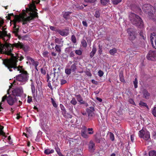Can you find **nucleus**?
<instances>
[{"instance_id": "f257e3e1", "label": "nucleus", "mask_w": 156, "mask_h": 156, "mask_svg": "<svg viewBox=\"0 0 156 156\" xmlns=\"http://www.w3.org/2000/svg\"><path fill=\"white\" fill-rule=\"evenodd\" d=\"M28 10L26 12L24 11L19 16H17L15 18L16 22H23V24H27L28 22L33 20L35 17H38L37 13L36 12L37 9L34 4H31L29 6Z\"/></svg>"}, {"instance_id": "f03ea898", "label": "nucleus", "mask_w": 156, "mask_h": 156, "mask_svg": "<svg viewBox=\"0 0 156 156\" xmlns=\"http://www.w3.org/2000/svg\"><path fill=\"white\" fill-rule=\"evenodd\" d=\"M18 60H19L18 58L16 59L14 61H6V62H5V64L6 65V67L11 72L12 71V68H13L14 70L16 69L17 71H20V73H21L16 76V80L22 82H25L28 79V74L26 71L22 69V66H19L17 67L16 66L17 62Z\"/></svg>"}, {"instance_id": "7ed1b4c3", "label": "nucleus", "mask_w": 156, "mask_h": 156, "mask_svg": "<svg viewBox=\"0 0 156 156\" xmlns=\"http://www.w3.org/2000/svg\"><path fill=\"white\" fill-rule=\"evenodd\" d=\"M13 47L11 44L8 43L7 42H5L4 44H2L0 42V54L10 55L11 57L10 59L3 60V63L6 66V65L5 64V62L6 61L13 60L14 61L16 59L20 58L19 60L21 61L23 58V57L21 55L18 54H16V55L14 56V55L11 53Z\"/></svg>"}, {"instance_id": "20e7f679", "label": "nucleus", "mask_w": 156, "mask_h": 156, "mask_svg": "<svg viewBox=\"0 0 156 156\" xmlns=\"http://www.w3.org/2000/svg\"><path fill=\"white\" fill-rule=\"evenodd\" d=\"M131 23L137 27L142 28L144 26L143 22L139 16L135 13H130L129 16Z\"/></svg>"}, {"instance_id": "39448f33", "label": "nucleus", "mask_w": 156, "mask_h": 156, "mask_svg": "<svg viewBox=\"0 0 156 156\" xmlns=\"http://www.w3.org/2000/svg\"><path fill=\"white\" fill-rule=\"evenodd\" d=\"M143 11L146 14H147L149 18L153 20L154 21L155 20V19L154 18L153 14L154 8L152 6L149 4H145L143 5L142 7Z\"/></svg>"}, {"instance_id": "423d86ee", "label": "nucleus", "mask_w": 156, "mask_h": 156, "mask_svg": "<svg viewBox=\"0 0 156 156\" xmlns=\"http://www.w3.org/2000/svg\"><path fill=\"white\" fill-rule=\"evenodd\" d=\"M7 100L8 104L10 105H12L17 100L16 98L12 95H9L8 97L6 95L4 96L2 99L1 102L0 103V109H3L1 106L2 102H4L5 100Z\"/></svg>"}, {"instance_id": "0eeeda50", "label": "nucleus", "mask_w": 156, "mask_h": 156, "mask_svg": "<svg viewBox=\"0 0 156 156\" xmlns=\"http://www.w3.org/2000/svg\"><path fill=\"white\" fill-rule=\"evenodd\" d=\"M128 34V39L131 41H134L136 38L137 33L136 30L132 27L129 28L127 30Z\"/></svg>"}, {"instance_id": "6e6552de", "label": "nucleus", "mask_w": 156, "mask_h": 156, "mask_svg": "<svg viewBox=\"0 0 156 156\" xmlns=\"http://www.w3.org/2000/svg\"><path fill=\"white\" fill-rule=\"evenodd\" d=\"M138 134L140 137L146 140H147L150 138V133L146 129H143L139 131Z\"/></svg>"}, {"instance_id": "1a4fd4ad", "label": "nucleus", "mask_w": 156, "mask_h": 156, "mask_svg": "<svg viewBox=\"0 0 156 156\" xmlns=\"http://www.w3.org/2000/svg\"><path fill=\"white\" fill-rule=\"evenodd\" d=\"M146 58L150 60H156V51L150 50L146 56Z\"/></svg>"}, {"instance_id": "9d476101", "label": "nucleus", "mask_w": 156, "mask_h": 156, "mask_svg": "<svg viewBox=\"0 0 156 156\" xmlns=\"http://www.w3.org/2000/svg\"><path fill=\"white\" fill-rule=\"evenodd\" d=\"M12 94L16 96H19L23 93V90L21 87H17L12 91Z\"/></svg>"}, {"instance_id": "9b49d317", "label": "nucleus", "mask_w": 156, "mask_h": 156, "mask_svg": "<svg viewBox=\"0 0 156 156\" xmlns=\"http://www.w3.org/2000/svg\"><path fill=\"white\" fill-rule=\"evenodd\" d=\"M12 46L17 48H22L25 51H27L29 50V47L27 45H25L20 42L16 43H14L13 44V46Z\"/></svg>"}, {"instance_id": "f8f14e48", "label": "nucleus", "mask_w": 156, "mask_h": 156, "mask_svg": "<svg viewBox=\"0 0 156 156\" xmlns=\"http://www.w3.org/2000/svg\"><path fill=\"white\" fill-rule=\"evenodd\" d=\"M150 39L152 47L156 49V33H153L151 34Z\"/></svg>"}, {"instance_id": "ddd939ff", "label": "nucleus", "mask_w": 156, "mask_h": 156, "mask_svg": "<svg viewBox=\"0 0 156 156\" xmlns=\"http://www.w3.org/2000/svg\"><path fill=\"white\" fill-rule=\"evenodd\" d=\"M88 149L89 151L93 152L95 149V143L92 140H90L88 144Z\"/></svg>"}, {"instance_id": "4468645a", "label": "nucleus", "mask_w": 156, "mask_h": 156, "mask_svg": "<svg viewBox=\"0 0 156 156\" xmlns=\"http://www.w3.org/2000/svg\"><path fill=\"white\" fill-rule=\"evenodd\" d=\"M55 43L59 44V45L63 46V41H62V38L55 37Z\"/></svg>"}, {"instance_id": "2eb2a0df", "label": "nucleus", "mask_w": 156, "mask_h": 156, "mask_svg": "<svg viewBox=\"0 0 156 156\" xmlns=\"http://www.w3.org/2000/svg\"><path fill=\"white\" fill-rule=\"evenodd\" d=\"M142 94H143V97L146 99H148L150 96V94L147 91L144 89L142 91Z\"/></svg>"}, {"instance_id": "dca6fc26", "label": "nucleus", "mask_w": 156, "mask_h": 156, "mask_svg": "<svg viewBox=\"0 0 156 156\" xmlns=\"http://www.w3.org/2000/svg\"><path fill=\"white\" fill-rule=\"evenodd\" d=\"M86 128L85 129H83L81 131V134L82 136L84 138H88L89 137L87 131L86 130Z\"/></svg>"}, {"instance_id": "f3484780", "label": "nucleus", "mask_w": 156, "mask_h": 156, "mask_svg": "<svg viewBox=\"0 0 156 156\" xmlns=\"http://www.w3.org/2000/svg\"><path fill=\"white\" fill-rule=\"evenodd\" d=\"M60 67H59V66H55V67L53 68V69L54 71V76L55 77L56 73L58 74V73L60 72Z\"/></svg>"}, {"instance_id": "a211bd4d", "label": "nucleus", "mask_w": 156, "mask_h": 156, "mask_svg": "<svg viewBox=\"0 0 156 156\" xmlns=\"http://www.w3.org/2000/svg\"><path fill=\"white\" fill-rule=\"evenodd\" d=\"M57 31L60 35L63 36H66L69 34L68 30H59Z\"/></svg>"}, {"instance_id": "6ab92c4d", "label": "nucleus", "mask_w": 156, "mask_h": 156, "mask_svg": "<svg viewBox=\"0 0 156 156\" xmlns=\"http://www.w3.org/2000/svg\"><path fill=\"white\" fill-rule=\"evenodd\" d=\"M13 30L12 31L13 33H14L15 35L17 36L18 33L19 32V28L17 27V26L16 25V23H14L13 27Z\"/></svg>"}, {"instance_id": "aec40b11", "label": "nucleus", "mask_w": 156, "mask_h": 156, "mask_svg": "<svg viewBox=\"0 0 156 156\" xmlns=\"http://www.w3.org/2000/svg\"><path fill=\"white\" fill-rule=\"evenodd\" d=\"M77 101L79 102L81 104H84L85 101L83 100V98L79 94L76 96Z\"/></svg>"}, {"instance_id": "412c9836", "label": "nucleus", "mask_w": 156, "mask_h": 156, "mask_svg": "<svg viewBox=\"0 0 156 156\" xmlns=\"http://www.w3.org/2000/svg\"><path fill=\"white\" fill-rule=\"evenodd\" d=\"M63 46L59 45H58L56 44L55 47V49L56 51L58 53V54H60L61 51V47Z\"/></svg>"}, {"instance_id": "4be33fe9", "label": "nucleus", "mask_w": 156, "mask_h": 156, "mask_svg": "<svg viewBox=\"0 0 156 156\" xmlns=\"http://www.w3.org/2000/svg\"><path fill=\"white\" fill-rule=\"evenodd\" d=\"M97 51L96 48L94 46H93L92 51L90 53V56L92 58L94 55Z\"/></svg>"}, {"instance_id": "5701e85b", "label": "nucleus", "mask_w": 156, "mask_h": 156, "mask_svg": "<svg viewBox=\"0 0 156 156\" xmlns=\"http://www.w3.org/2000/svg\"><path fill=\"white\" fill-rule=\"evenodd\" d=\"M76 65V64L74 63L71 65L70 69L73 72H74L76 71L77 69Z\"/></svg>"}, {"instance_id": "b1692460", "label": "nucleus", "mask_w": 156, "mask_h": 156, "mask_svg": "<svg viewBox=\"0 0 156 156\" xmlns=\"http://www.w3.org/2000/svg\"><path fill=\"white\" fill-rule=\"evenodd\" d=\"M144 32L143 31H140L139 33V35L140 36V38L141 39L145 40L146 39V35Z\"/></svg>"}, {"instance_id": "393cba45", "label": "nucleus", "mask_w": 156, "mask_h": 156, "mask_svg": "<svg viewBox=\"0 0 156 156\" xmlns=\"http://www.w3.org/2000/svg\"><path fill=\"white\" fill-rule=\"evenodd\" d=\"M54 152V150L53 149H47L44 151V153L46 154H49L53 153Z\"/></svg>"}, {"instance_id": "a878e982", "label": "nucleus", "mask_w": 156, "mask_h": 156, "mask_svg": "<svg viewBox=\"0 0 156 156\" xmlns=\"http://www.w3.org/2000/svg\"><path fill=\"white\" fill-rule=\"evenodd\" d=\"M88 114L89 117H92L94 115V111H89V110H86Z\"/></svg>"}, {"instance_id": "bb28decb", "label": "nucleus", "mask_w": 156, "mask_h": 156, "mask_svg": "<svg viewBox=\"0 0 156 156\" xmlns=\"http://www.w3.org/2000/svg\"><path fill=\"white\" fill-rule=\"evenodd\" d=\"M120 80L122 82H125V80L124 78L123 74L122 73H120L119 74Z\"/></svg>"}, {"instance_id": "cd10ccee", "label": "nucleus", "mask_w": 156, "mask_h": 156, "mask_svg": "<svg viewBox=\"0 0 156 156\" xmlns=\"http://www.w3.org/2000/svg\"><path fill=\"white\" fill-rule=\"evenodd\" d=\"M117 52V50L115 48H113L109 51V53L111 55H113Z\"/></svg>"}, {"instance_id": "c85d7f7f", "label": "nucleus", "mask_w": 156, "mask_h": 156, "mask_svg": "<svg viewBox=\"0 0 156 156\" xmlns=\"http://www.w3.org/2000/svg\"><path fill=\"white\" fill-rule=\"evenodd\" d=\"M49 52L47 51H44L42 53V55L44 57H48Z\"/></svg>"}, {"instance_id": "c756f323", "label": "nucleus", "mask_w": 156, "mask_h": 156, "mask_svg": "<svg viewBox=\"0 0 156 156\" xmlns=\"http://www.w3.org/2000/svg\"><path fill=\"white\" fill-rule=\"evenodd\" d=\"M55 150L59 156H64L60 152V149L58 147H55Z\"/></svg>"}, {"instance_id": "7c9ffc66", "label": "nucleus", "mask_w": 156, "mask_h": 156, "mask_svg": "<svg viewBox=\"0 0 156 156\" xmlns=\"http://www.w3.org/2000/svg\"><path fill=\"white\" fill-rule=\"evenodd\" d=\"M4 127L2 126L0 127V135H2L4 136H5V133L3 130Z\"/></svg>"}, {"instance_id": "2f4dec72", "label": "nucleus", "mask_w": 156, "mask_h": 156, "mask_svg": "<svg viewBox=\"0 0 156 156\" xmlns=\"http://www.w3.org/2000/svg\"><path fill=\"white\" fill-rule=\"evenodd\" d=\"M149 156H156V151H152L149 152Z\"/></svg>"}, {"instance_id": "473e14b6", "label": "nucleus", "mask_w": 156, "mask_h": 156, "mask_svg": "<svg viewBox=\"0 0 156 156\" xmlns=\"http://www.w3.org/2000/svg\"><path fill=\"white\" fill-rule=\"evenodd\" d=\"M122 0H112V3L114 5H117L122 1Z\"/></svg>"}, {"instance_id": "72a5a7b5", "label": "nucleus", "mask_w": 156, "mask_h": 156, "mask_svg": "<svg viewBox=\"0 0 156 156\" xmlns=\"http://www.w3.org/2000/svg\"><path fill=\"white\" fill-rule=\"evenodd\" d=\"M31 89L32 90V92L33 94H34L35 92V86L34 83V82H32L31 83Z\"/></svg>"}, {"instance_id": "f704fd0d", "label": "nucleus", "mask_w": 156, "mask_h": 156, "mask_svg": "<svg viewBox=\"0 0 156 156\" xmlns=\"http://www.w3.org/2000/svg\"><path fill=\"white\" fill-rule=\"evenodd\" d=\"M71 41L73 43H76V38L74 35H72L71 36Z\"/></svg>"}, {"instance_id": "c9c22d12", "label": "nucleus", "mask_w": 156, "mask_h": 156, "mask_svg": "<svg viewBox=\"0 0 156 156\" xmlns=\"http://www.w3.org/2000/svg\"><path fill=\"white\" fill-rule=\"evenodd\" d=\"M81 44L83 46L84 48L87 47V44L86 41L84 40H83L81 42Z\"/></svg>"}, {"instance_id": "e433bc0d", "label": "nucleus", "mask_w": 156, "mask_h": 156, "mask_svg": "<svg viewBox=\"0 0 156 156\" xmlns=\"http://www.w3.org/2000/svg\"><path fill=\"white\" fill-rule=\"evenodd\" d=\"M100 136L99 135L95 136V140L97 143H99L100 141Z\"/></svg>"}, {"instance_id": "4c0bfd02", "label": "nucleus", "mask_w": 156, "mask_h": 156, "mask_svg": "<svg viewBox=\"0 0 156 156\" xmlns=\"http://www.w3.org/2000/svg\"><path fill=\"white\" fill-rule=\"evenodd\" d=\"M101 4L103 5H105L109 2V0H101Z\"/></svg>"}, {"instance_id": "58836bf2", "label": "nucleus", "mask_w": 156, "mask_h": 156, "mask_svg": "<svg viewBox=\"0 0 156 156\" xmlns=\"http://www.w3.org/2000/svg\"><path fill=\"white\" fill-rule=\"evenodd\" d=\"M71 13V12H65L64 14H63V17L65 18L66 19H67L68 18V17L69 15V14H70Z\"/></svg>"}, {"instance_id": "ea45409f", "label": "nucleus", "mask_w": 156, "mask_h": 156, "mask_svg": "<svg viewBox=\"0 0 156 156\" xmlns=\"http://www.w3.org/2000/svg\"><path fill=\"white\" fill-rule=\"evenodd\" d=\"M75 53L77 55H80L82 54V51L80 50H77L75 51Z\"/></svg>"}, {"instance_id": "a19ab883", "label": "nucleus", "mask_w": 156, "mask_h": 156, "mask_svg": "<svg viewBox=\"0 0 156 156\" xmlns=\"http://www.w3.org/2000/svg\"><path fill=\"white\" fill-rule=\"evenodd\" d=\"M139 105L141 106H145L147 108L148 107L147 104L145 103L144 102L142 101H140L139 103Z\"/></svg>"}, {"instance_id": "79ce46f5", "label": "nucleus", "mask_w": 156, "mask_h": 156, "mask_svg": "<svg viewBox=\"0 0 156 156\" xmlns=\"http://www.w3.org/2000/svg\"><path fill=\"white\" fill-rule=\"evenodd\" d=\"M87 130L89 131L88 133L89 134H92L94 133V131H93V129L92 128H89L87 129Z\"/></svg>"}, {"instance_id": "37998d69", "label": "nucleus", "mask_w": 156, "mask_h": 156, "mask_svg": "<svg viewBox=\"0 0 156 156\" xmlns=\"http://www.w3.org/2000/svg\"><path fill=\"white\" fill-rule=\"evenodd\" d=\"M60 106L61 110L65 113H66V111L64 106L62 104H60Z\"/></svg>"}, {"instance_id": "c03bdc74", "label": "nucleus", "mask_w": 156, "mask_h": 156, "mask_svg": "<svg viewBox=\"0 0 156 156\" xmlns=\"http://www.w3.org/2000/svg\"><path fill=\"white\" fill-rule=\"evenodd\" d=\"M51 102L54 107L55 108H56L57 107L58 105L56 103H55V101L54 100V99L52 98H51Z\"/></svg>"}, {"instance_id": "a18cd8bd", "label": "nucleus", "mask_w": 156, "mask_h": 156, "mask_svg": "<svg viewBox=\"0 0 156 156\" xmlns=\"http://www.w3.org/2000/svg\"><path fill=\"white\" fill-rule=\"evenodd\" d=\"M70 103L73 105H75L76 104L77 101H76L75 99L73 98L71 101Z\"/></svg>"}, {"instance_id": "49530a36", "label": "nucleus", "mask_w": 156, "mask_h": 156, "mask_svg": "<svg viewBox=\"0 0 156 156\" xmlns=\"http://www.w3.org/2000/svg\"><path fill=\"white\" fill-rule=\"evenodd\" d=\"M133 84L134 86V87L136 88L137 87V80L136 78L135 79L134 81H133Z\"/></svg>"}, {"instance_id": "de8ad7c7", "label": "nucleus", "mask_w": 156, "mask_h": 156, "mask_svg": "<svg viewBox=\"0 0 156 156\" xmlns=\"http://www.w3.org/2000/svg\"><path fill=\"white\" fill-rule=\"evenodd\" d=\"M152 114L155 117H156V107H154L152 112Z\"/></svg>"}, {"instance_id": "09e8293b", "label": "nucleus", "mask_w": 156, "mask_h": 156, "mask_svg": "<svg viewBox=\"0 0 156 156\" xmlns=\"http://www.w3.org/2000/svg\"><path fill=\"white\" fill-rule=\"evenodd\" d=\"M100 13L98 11H96L95 12L94 15L97 18H99L100 16Z\"/></svg>"}, {"instance_id": "8fccbe9b", "label": "nucleus", "mask_w": 156, "mask_h": 156, "mask_svg": "<svg viewBox=\"0 0 156 156\" xmlns=\"http://www.w3.org/2000/svg\"><path fill=\"white\" fill-rule=\"evenodd\" d=\"M110 138L112 141L114 140V136L112 133H110Z\"/></svg>"}, {"instance_id": "3c124183", "label": "nucleus", "mask_w": 156, "mask_h": 156, "mask_svg": "<svg viewBox=\"0 0 156 156\" xmlns=\"http://www.w3.org/2000/svg\"><path fill=\"white\" fill-rule=\"evenodd\" d=\"M71 71L70 69H65V73L67 74H70L71 73Z\"/></svg>"}, {"instance_id": "603ef678", "label": "nucleus", "mask_w": 156, "mask_h": 156, "mask_svg": "<svg viewBox=\"0 0 156 156\" xmlns=\"http://www.w3.org/2000/svg\"><path fill=\"white\" fill-rule=\"evenodd\" d=\"M98 76L100 77H101L103 76L104 74V73L102 71L100 70L98 72Z\"/></svg>"}, {"instance_id": "864d4df0", "label": "nucleus", "mask_w": 156, "mask_h": 156, "mask_svg": "<svg viewBox=\"0 0 156 156\" xmlns=\"http://www.w3.org/2000/svg\"><path fill=\"white\" fill-rule=\"evenodd\" d=\"M129 102L130 104H131L134 105H136L134 101L131 98L129 99Z\"/></svg>"}, {"instance_id": "5fc2aeb1", "label": "nucleus", "mask_w": 156, "mask_h": 156, "mask_svg": "<svg viewBox=\"0 0 156 156\" xmlns=\"http://www.w3.org/2000/svg\"><path fill=\"white\" fill-rule=\"evenodd\" d=\"M99 50H98V52L99 53H100V54H101V52H102V46H100V45H99Z\"/></svg>"}, {"instance_id": "6e6d98bb", "label": "nucleus", "mask_w": 156, "mask_h": 156, "mask_svg": "<svg viewBox=\"0 0 156 156\" xmlns=\"http://www.w3.org/2000/svg\"><path fill=\"white\" fill-rule=\"evenodd\" d=\"M84 1L87 2H90V3H94L95 1H96V0H84Z\"/></svg>"}, {"instance_id": "4d7b16f0", "label": "nucleus", "mask_w": 156, "mask_h": 156, "mask_svg": "<svg viewBox=\"0 0 156 156\" xmlns=\"http://www.w3.org/2000/svg\"><path fill=\"white\" fill-rule=\"evenodd\" d=\"M41 73L44 75H45L46 73V70L43 69L42 68L41 69Z\"/></svg>"}, {"instance_id": "13d9d810", "label": "nucleus", "mask_w": 156, "mask_h": 156, "mask_svg": "<svg viewBox=\"0 0 156 156\" xmlns=\"http://www.w3.org/2000/svg\"><path fill=\"white\" fill-rule=\"evenodd\" d=\"M89 110V111L91 110L92 111H94V108L93 107H90L89 108H87L86 109V110Z\"/></svg>"}, {"instance_id": "bf43d9fd", "label": "nucleus", "mask_w": 156, "mask_h": 156, "mask_svg": "<svg viewBox=\"0 0 156 156\" xmlns=\"http://www.w3.org/2000/svg\"><path fill=\"white\" fill-rule=\"evenodd\" d=\"M11 16H14L13 14V13H11L10 14H9L8 15V16H6V17L7 18V19L10 20L11 18V17H10Z\"/></svg>"}, {"instance_id": "052dcab7", "label": "nucleus", "mask_w": 156, "mask_h": 156, "mask_svg": "<svg viewBox=\"0 0 156 156\" xmlns=\"http://www.w3.org/2000/svg\"><path fill=\"white\" fill-rule=\"evenodd\" d=\"M66 82V81L65 80H61V84L62 85L65 84Z\"/></svg>"}, {"instance_id": "680f3d73", "label": "nucleus", "mask_w": 156, "mask_h": 156, "mask_svg": "<svg viewBox=\"0 0 156 156\" xmlns=\"http://www.w3.org/2000/svg\"><path fill=\"white\" fill-rule=\"evenodd\" d=\"M82 24L83 26L86 27H87V24L86 21H83Z\"/></svg>"}, {"instance_id": "e2e57ef3", "label": "nucleus", "mask_w": 156, "mask_h": 156, "mask_svg": "<svg viewBox=\"0 0 156 156\" xmlns=\"http://www.w3.org/2000/svg\"><path fill=\"white\" fill-rule=\"evenodd\" d=\"M153 137L154 139L156 138V131L154 132L152 134Z\"/></svg>"}, {"instance_id": "0e129e2a", "label": "nucleus", "mask_w": 156, "mask_h": 156, "mask_svg": "<svg viewBox=\"0 0 156 156\" xmlns=\"http://www.w3.org/2000/svg\"><path fill=\"white\" fill-rule=\"evenodd\" d=\"M70 57H73L74 56V54L73 51H71L70 53L69 54Z\"/></svg>"}, {"instance_id": "69168bd1", "label": "nucleus", "mask_w": 156, "mask_h": 156, "mask_svg": "<svg viewBox=\"0 0 156 156\" xmlns=\"http://www.w3.org/2000/svg\"><path fill=\"white\" fill-rule=\"evenodd\" d=\"M71 48H72L71 47H68L67 48H66V51H69V52L71 50Z\"/></svg>"}, {"instance_id": "338daca9", "label": "nucleus", "mask_w": 156, "mask_h": 156, "mask_svg": "<svg viewBox=\"0 0 156 156\" xmlns=\"http://www.w3.org/2000/svg\"><path fill=\"white\" fill-rule=\"evenodd\" d=\"M32 99L31 98H30L29 97H28V99L27 100V102L30 103L32 101Z\"/></svg>"}, {"instance_id": "774afa93", "label": "nucleus", "mask_w": 156, "mask_h": 156, "mask_svg": "<svg viewBox=\"0 0 156 156\" xmlns=\"http://www.w3.org/2000/svg\"><path fill=\"white\" fill-rule=\"evenodd\" d=\"M51 55L53 56H56L57 54L56 53H55L54 52H51Z\"/></svg>"}]
</instances>
